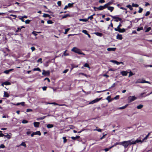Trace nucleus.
<instances>
[{"instance_id": "1", "label": "nucleus", "mask_w": 152, "mask_h": 152, "mask_svg": "<svg viewBox=\"0 0 152 152\" xmlns=\"http://www.w3.org/2000/svg\"><path fill=\"white\" fill-rule=\"evenodd\" d=\"M121 144L124 146L125 148H126L129 145H130L132 144V140H131L122 142Z\"/></svg>"}, {"instance_id": "2", "label": "nucleus", "mask_w": 152, "mask_h": 152, "mask_svg": "<svg viewBox=\"0 0 152 152\" xmlns=\"http://www.w3.org/2000/svg\"><path fill=\"white\" fill-rule=\"evenodd\" d=\"M71 51L76 53H77L79 54H82L84 55H85V54L84 53H83L82 52V51L80 49L77 48L76 47H73L71 50Z\"/></svg>"}, {"instance_id": "3", "label": "nucleus", "mask_w": 152, "mask_h": 152, "mask_svg": "<svg viewBox=\"0 0 152 152\" xmlns=\"http://www.w3.org/2000/svg\"><path fill=\"white\" fill-rule=\"evenodd\" d=\"M137 98L135 96H129L128 97V101L129 102H131L137 99Z\"/></svg>"}, {"instance_id": "4", "label": "nucleus", "mask_w": 152, "mask_h": 152, "mask_svg": "<svg viewBox=\"0 0 152 152\" xmlns=\"http://www.w3.org/2000/svg\"><path fill=\"white\" fill-rule=\"evenodd\" d=\"M132 140V144H135L136 143L139 142H142L143 141H142V140H139L138 139H137L135 141H134L132 139L131 140Z\"/></svg>"}, {"instance_id": "5", "label": "nucleus", "mask_w": 152, "mask_h": 152, "mask_svg": "<svg viewBox=\"0 0 152 152\" xmlns=\"http://www.w3.org/2000/svg\"><path fill=\"white\" fill-rule=\"evenodd\" d=\"M42 74L45 76H48L49 75L50 72L49 71H45L44 70H43Z\"/></svg>"}, {"instance_id": "6", "label": "nucleus", "mask_w": 152, "mask_h": 152, "mask_svg": "<svg viewBox=\"0 0 152 152\" xmlns=\"http://www.w3.org/2000/svg\"><path fill=\"white\" fill-rule=\"evenodd\" d=\"M102 99V98H96L95 99L93 100L90 103V104H93L95 103H96V102H97L99 101L100 99Z\"/></svg>"}, {"instance_id": "7", "label": "nucleus", "mask_w": 152, "mask_h": 152, "mask_svg": "<svg viewBox=\"0 0 152 152\" xmlns=\"http://www.w3.org/2000/svg\"><path fill=\"white\" fill-rule=\"evenodd\" d=\"M146 93V92H144L141 93L139 95V98H142L143 97H145V96H147V95L144 96V95Z\"/></svg>"}, {"instance_id": "8", "label": "nucleus", "mask_w": 152, "mask_h": 152, "mask_svg": "<svg viewBox=\"0 0 152 152\" xmlns=\"http://www.w3.org/2000/svg\"><path fill=\"white\" fill-rule=\"evenodd\" d=\"M12 135L11 133H10L9 134H7V135H4V137H7L8 139H9L11 138Z\"/></svg>"}, {"instance_id": "9", "label": "nucleus", "mask_w": 152, "mask_h": 152, "mask_svg": "<svg viewBox=\"0 0 152 152\" xmlns=\"http://www.w3.org/2000/svg\"><path fill=\"white\" fill-rule=\"evenodd\" d=\"M121 73L123 75L126 76L127 75L128 72L125 71H123L121 72Z\"/></svg>"}, {"instance_id": "10", "label": "nucleus", "mask_w": 152, "mask_h": 152, "mask_svg": "<svg viewBox=\"0 0 152 152\" xmlns=\"http://www.w3.org/2000/svg\"><path fill=\"white\" fill-rule=\"evenodd\" d=\"M110 16H111L112 18H113L114 19H118V20H119V21H121L122 20V19L121 18H119V17H116V16H113L112 15H110Z\"/></svg>"}, {"instance_id": "11", "label": "nucleus", "mask_w": 152, "mask_h": 152, "mask_svg": "<svg viewBox=\"0 0 152 152\" xmlns=\"http://www.w3.org/2000/svg\"><path fill=\"white\" fill-rule=\"evenodd\" d=\"M13 69H10L8 70H5L4 71V73L6 74H8L10 72L13 70Z\"/></svg>"}, {"instance_id": "12", "label": "nucleus", "mask_w": 152, "mask_h": 152, "mask_svg": "<svg viewBox=\"0 0 152 152\" xmlns=\"http://www.w3.org/2000/svg\"><path fill=\"white\" fill-rule=\"evenodd\" d=\"M116 38L117 39H119L120 40H121L123 38L121 35L118 34L116 36Z\"/></svg>"}, {"instance_id": "13", "label": "nucleus", "mask_w": 152, "mask_h": 152, "mask_svg": "<svg viewBox=\"0 0 152 152\" xmlns=\"http://www.w3.org/2000/svg\"><path fill=\"white\" fill-rule=\"evenodd\" d=\"M40 123L39 122H34V126L36 127H38L39 126Z\"/></svg>"}, {"instance_id": "14", "label": "nucleus", "mask_w": 152, "mask_h": 152, "mask_svg": "<svg viewBox=\"0 0 152 152\" xmlns=\"http://www.w3.org/2000/svg\"><path fill=\"white\" fill-rule=\"evenodd\" d=\"M116 49L115 48H108L107 49V50L108 51H114Z\"/></svg>"}, {"instance_id": "15", "label": "nucleus", "mask_w": 152, "mask_h": 152, "mask_svg": "<svg viewBox=\"0 0 152 152\" xmlns=\"http://www.w3.org/2000/svg\"><path fill=\"white\" fill-rule=\"evenodd\" d=\"M94 8H96L97 9L99 10H102L104 9V8L103 7V6H100L98 7H94Z\"/></svg>"}, {"instance_id": "16", "label": "nucleus", "mask_w": 152, "mask_h": 152, "mask_svg": "<svg viewBox=\"0 0 152 152\" xmlns=\"http://www.w3.org/2000/svg\"><path fill=\"white\" fill-rule=\"evenodd\" d=\"M9 94L7 93V92L6 91H4V97H9Z\"/></svg>"}, {"instance_id": "17", "label": "nucleus", "mask_w": 152, "mask_h": 152, "mask_svg": "<svg viewBox=\"0 0 152 152\" xmlns=\"http://www.w3.org/2000/svg\"><path fill=\"white\" fill-rule=\"evenodd\" d=\"M53 125L51 124H48L47 125V127L48 129L53 128Z\"/></svg>"}, {"instance_id": "18", "label": "nucleus", "mask_w": 152, "mask_h": 152, "mask_svg": "<svg viewBox=\"0 0 152 152\" xmlns=\"http://www.w3.org/2000/svg\"><path fill=\"white\" fill-rule=\"evenodd\" d=\"M96 35L98 36L99 37H102V33H99V32H95L94 33Z\"/></svg>"}, {"instance_id": "19", "label": "nucleus", "mask_w": 152, "mask_h": 152, "mask_svg": "<svg viewBox=\"0 0 152 152\" xmlns=\"http://www.w3.org/2000/svg\"><path fill=\"white\" fill-rule=\"evenodd\" d=\"M107 9L112 12L114 9V7H107Z\"/></svg>"}, {"instance_id": "20", "label": "nucleus", "mask_w": 152, "mask_h": 152, "mask_svg": "<svg viewBox=\"0 0 152 152\" xmlns=\"http://www.w3.org/2000/svg\"><path fill=\"white\" fill-rule=\"evenodd\" d=\"M121 142H116V143H115L114 144V145L112 146L110 148H112L114 146H115L116 145H121Z\"/></svg>"}, {"instance_id": "21", "label": "nucleus", "mask_w": 152, "mask_h": 152, "mask_svg": "<svg viewBox=\"0 0 152 152\" xmlns=\"http://www.w3.org/2000/svg\"><path fill=\"white\" fill-rule=\"evenodd\" d=\"M21 145L23 146L25 148H26V145L25 142H22L20 145H19V146Z\"/></svg>"}, {"instance_id": "22", "label": "nucleus", "mask_w": 152, "mask_h": 152, "mask_svg": "<svg viewBox=\"0 0 152 152\" xmlns=\"http://www.w3.org/2000/svg\"><path fill=\"white\" fill-rule=\"evenodd\" d=\"M150 133H149L143 139L142 141H145V140H146L148 137L150 135Z\"/></svg>"}, {"instance_id": "23", "label": "nucleus", "mask_w": 152, "mask_h": 152, "mask_svg": "<svg viewBox=\"0 0 152 152\" xmlns=\"http://www.w3.org/2000/svg\"><path fill=\"white\" fill-rule=\"evenodd\" d=\"M125 31V29L124 28L121 29L119 28V32L122 33L124 32Z\"/></svg>"}, {"instance_id": "24", "label": "nucleus", "mask_w": 152, "mask_h": 152, "mask_svg": "<svg viewBox=\"0 0 152 152\" xmlns=\"http://www.w3.org/2000/svg\"><path fill=\"white\" fill-rule=\"evenodd\" d=\"M143 107V105L142 104H140L137 106V109H141Z\"/></svg>"}, {"instance_id": "25", "label": "nucleus", "mask_w": 152, "mask_h": 152, "mask_svg": "<svg viewBox=\"0 0 152 152\" xmlns=\"http://www.w3.org/2000/svg\"><path fill=\"white\" fill-rule=\"evenodd\" d=\"M34 132L35 134V135H38L39 136L41 135V132H40L39 131H37L36 132Z\"/></svg>"}, {"instance_id": "26", "label": "nucleus", "mask_w": 152, "mask_h": 152, "mask_svg": "<svg viewBox=\"0 0 152 152\" xmlns=\"http://www.w3.org/2000/svg\"><path fill=\"white\" fill-rule=\"evenodd\" d=\"M79 138H80V136H77L75 137H71V138L74 140H75L76 139Z\"/></svg>"}, {"instance_id": "27", "label": "nucleus", "mask_w": 152, "mask_h": 152, "mask_svg": "<svg viewBox=\"0 0 152 152\" xmlns=\"http://www.w3.org/2000/svg\"><path fill=\"white\" fill-rule=\"evenodd\" d=\"M4 85H9L11 84V83L8 81H6L4 82Z\"/></svg>"}, {"instance_id": "28", "label": "nucleus", "mask_w": 152, "mask_h": 152, "mask_svg": "<svg viewBox=\"0 0 152 152\" xmlns=\"http://www.w3.org/2000/svg\"><path fill=\"white\" fill-rule=\"evenodd\" d=\"M127 105H128L126 104V105H125V106H123V107H119L118 108L119 109H125L126 107L127 106Z\"/></svg>"}, {"instance_id": "29", "label": "nucleus", "mask_w": 152, "mask_h": 152, "mask_svg": "<svg viewBox=\"0 0 152 152\" xmlns=\"http://www.w3.org/2000/svg\"><path fill=\"white\" fill-rule=\"evenodd\" d=\"M126 7L129 8L130 10H133V8L130 5H128L126 6Z\"/></svg>"}, {"instance_id": "30", "label": "nucleus", "mask_w": 152, "mask_h": 152, "mask_svg": "<svg viewBox=\"0 0 152 152\" xmlns=\"http://www.w3.org/2000/svg\"><path fill=\"white\" fill-rule=\"evenodd\" d=\"M33 70L34 71H38L40 72L41 71L40 69L38 67L36 68H34L33 69Z\"/></svg>"}, {"instance_id": "31", "label": "nucleus", "mask_w": 152, "mask_h": 152, "mask_svg": "<svg viewBox=\"0 0 152 152\" xmlns=\"http://www.w3.org/2000/svg\"><path fill=\"white\" fill-rule=\"evenodd\" d=\"M67 51V50H65L63 53V55L64 56H67L69 55V54L68 53H66V52Z\"/></svg>"}, {"instance_id": "32", "label": "nucleus", "mask_w": 152, "mask_h": 152, "mask_svg": "<svg viewBox=\"0 0 152 152\" xmlns=\"http://www.w3.org/2000/svg\"><path fill=\"white\" fill-rule=\"evenodd\" d=\"M80 21H83V22H86L88 21L87 19H79Z\"/></svg>"}, {"instance_id": "33", "label": "nucleus", "mask_w": 152, "mask_h": 152, "mask_svg": "<svg viewBox=\"0 0 152 152\" xmlns=\"http://www.w3.org/2000/svg\"><path fill=\"white\" fill-rule=\"evenodd\" d=\"M136 83H143V80L141 81L140 80H137Z\"/></svg>"}, {"instance_id": "34", "label": "nucleus", "mask_w": 152, "mask_h": 152, "mask_svg": "<svg viewBox=\"0 0 152 152\" xmlns=\"http://www.w3.org/2000/svg\"><path fill=\"white\" fill-rule=\"evenodd\" d=\"M73 4H74V3H72V4H71V3L68 4V5H67L68 6V7H72L73 5Z\"/></svg>"}, {"instance_id": "35", "label": "nucleus", "mask_w": 152, "mask_h": 152, "mask_svg": "<svg viewBox=\"0 0 152 152\" xmlns=\"http://www.w3.org/2000/svg\"><path fill=\"white\" fill-rule=\"evenodd\" d=\"M84 66L85 67H88V68L89 69H90V67H89V65H88V64L87 63H86L84 65Z\"/></svg>"}, {"instance_id": "36", "label": "nucleus", "mask_w": 152, "mask_h": 152, "mask_svg": "<svg viewBox=\"0 0 152 152\" xmlns=\"http://www.w3.org/2000/svg\"><path fill=\"white\" fill-rule=\"evenodd\" d=\"M110 96H108L106 98V99L108 101V102H110L111 101V100H110Z\"/></svg>"}, {"instance_id": "37", "label": "nucleus", "mask_w": 152, "mask_h": 152, "mask_svg": "<svg viewBox=\"0 0 152 152\" xmlns=\"http://www.w3.org/2000/svg\"><path fill=\"white\" fill-rule=\"evenodd\" d=\"M151 27H149L147 28L146 29L145 31V32H148L149 31L151 30Z\"/></svg>"}, {"instance_id": "38", "label": "nucleus", "mask_w": 152, "mask_h": 152, "mask_svg": "<svg viewBox=\"0 0 152 152\" xmlns=\"http://www.w3.org/2000/svg\"><path fill=\"white\" fill-rule=\"evenodd\" d=\"M132 7H137L139 6L137 4H134V3H133L132 4Z\"/></svg>"}, {"instance_id": "39", "label": "nucleus", "mask_w": 152, "mask_h": 152, "mask_svg": "<svg viewBox=\"0 0 152 152\" xmlns=\"http://www.w3.org/2000/svg\"><path fill=\"white\" fill-rule=\"evenodd\" d=\"M69 16V14H66V15H64L62 17V18L64 19L66 18L67 17Z\"/></svg>"}, {"instance_id": "40", "label": "nucleus", "mask_w": 152, "mask_h": 152, "mask_svg": "<svg viewBox=\"0 0 152 152\" xmlns=\"http://www.w3.org/2000/svg\"><path fill=\"white\" fill-rule=\"evenodd\" d=\"M143 10V9L141 8L140 7H139V10L138 12L139 13H140L142 12Z\"/></svg>"}, {"instance_id": "41", "label": "nucleus", "mask_w": 152, "mask_h": 152, "mask_svg": "<svg viewBox=\"0 0 152 152\" xmlns=\"http://www.w3.org/2000/svg\"><path fill=\"white\" fill-rule=\"evenodd\" d=\"M70 30L69 28H68L65 30V31L64 33V34H66L67 33V32Z\"/></svg>"}, {"instance_id": "42", "label": "nucleus", "mask_w": 152, "mask_h": 152, "mask_svg": "<svg viewBox=\"0 0 152 152\" xmlns=\"http://www.w3.org/2000/svg\"><path fill=\"white\" fill-rule=\"evenodd\" d=\"M28 121H27L26 120H23L22 121V123L23 124H26L28 123Z\"/></svg>"}, {"instance_id": "43", "label": "nucleus", "mask_w": 152, "mask_h": 152, "mask_svg": "<svg viewBox=\"0 0 152 152\" xmlns=\"http://www.w3.org/2000/svg\"><path fill=\"white\" fill-rule=\"evenodd\" d=\"M82 32L84 33V34H87L88 33H87V31L86 30H83L82 31Z\"/></svg>"}, {"instance_id": "44", "label": "nucleus", "mask_w": 152, "mask_h": 152, "mask_svg": "<svg viewBox=\"0 0 152 152\" xmlns=\"http://www.w3.org/2000/svg\"><path fill=\"white\" fill-rule=\"evenodd\" d=\"M37 32L34 31L32 32V34L34 35H35V36H36L37 35Z\"/></svg>"}, {"instance_id": "45", "label": "nucleus", "mask_w": 152, "mask_h": 152, "mask_svg": "<svg viewBox=\"0 0 152 152\" xmlns=\"http://www.w3.org/2000/svg\"><path fill=\"white\" fill-rule=\"evenodd\" d=\"M94 131H97L99 132H101L102 129H96L94 130Z\"/></svg>"}, {"instance_id": "46", "label": "nucleus", "mask_w": 152, "mask_h": 152, "mask_svg": "<svg viewBox=\"0 0 152 152\" xmlns=\"http://www.w3.org/2000/svg\"><path fill=\"white\" fill-rule=\"evenodd\" d=\"M49 15L46 14H44L43 15V17L44 18H46L49 17Z\"/></svg>"}, {"instance_id": "47", "label": "nucleus", "mask_w": 152, "mask_h": 152, "mask_svg": "<svg viewBox=\"0 0 152 152\" xmlns=\"http://www.w3.org/2000/svg\"><path fill=\"white\" fill-rule=\"evenodd\" d=\"M26 111L27 112H30L33 111V110L31 109H28L26 110Z\"/></svg>"}, {"instance_id": "48", "label": "nucleus", "mask_w": 152, "mask_h": 152, "mask_svg": "<svg viewBox=\"0 0 152 152\" xmlns=\"http://www.w3.org/2000/svg\"><path fill=\"white\" fill-rule=\"evenodd\" d=\"M30 20H27L25 21V23L26 24H29L30 23Z\"/></svg>"}, {"instance_id": "49", "label": "nucleus", "mask_w": 152, "mask_h": 152, "mask_svg": "<svg viewBox=\"0 0 152 152\" xmlns=\"http://www.w3.org/2000/svg\"><path fill=\"white\" fill-rule=\"evenodd\" d=\"M143 29V27H141L140 28H138L137 29V31H139L141 30H142Z\"/></svg>"}, {"instance_id": "50", "label": "nucleus", "mask_w": 152, "mask_h": 152, "mask_svg": "<svg viewBox=\"0 0 152 152\" xmlns=\"http://www.w3.org/2000/svg\"><path fill=\"white\" fill-rule=\"evenodd\" d=\"M63 139L64 140V143H65L67 141V140L66 139V138L65 137H63Z\"/></svg>"}, {"instance_id": "51", "label": "nucleus", "mask_w": 152, "mask_h": 152, "mask_svg": "<svg viewBox=\"0 0 152 152\" xmlns=\"http://www.w3.org/2000/svg\"><path fill=\"white\" fill-rule=\"evenodd\" d=\"M53 23V22L50 20H48L47 21V23L48 24H52Z\"/></svg>"}, {"instance_id": "52", "label": "nucleus", "mask_w": 152, "mask_h": 152, "mask_svg": "<svg viewBox=\"0 0 152 152\" xmlns=\"http://www.w3.org/2000/svg\"><path fill=\"white\" fill-rule=\"evenodd\" d=\"M103 136L100 139V140H102L105 137V136L107 135L106 134H104V133H103Z\"/></svg>"}, {"instance_id": "53", "label": "nucleus", "mask_w": 152, "mask_h": 152, "mask_svg": "<svg viewBox=\"0 0 152 152\" xmlns=\"http://www.w3.org/2000/svg\"><path fill=\"white\" fill-rule=\"evenodd\" d=\"M150 12L149 11H147L146 12L145 15V16H147L150 15Z\"/></svg>"}, {"instance_id": "54", "label": "nucleus", "mask_w": 152, "mask_h": 152, "mask_svg": "<svg viewBox=\"0 0 152 152\" xmlns=\"http://www.w3.org/2000/svg\"><path fill=\"white\" fill-rule=\"evenodd\" d=\"M93 18V15H91L88 17V19H90V20H92Z\"/></svg>"}, {"instance_id": "55", "label": "nucleus", "mask_w": 152, "mask_h": 152, "mask_svg": "<svg viewBox=\"0 0 152 152\" xmlns=\"http://www.w3.org/2000/svg\"><path fill=\"white\" fill-rule=\"evenodd\" d=\"M116 62V64L117 65H119L121 64H124V63L123 62H118L117 61L116 62Z\"/></svg>"}, {"instance_id": "56", "label": "nucleus", "mask_w": 152, "mask_h": 152, "mask_svg": "<svg viewBox=\"0 0 152 152\" xmlns=\"http://www.w3.org/2000/svg\"><path fill=\"white\" fill-rule=\"evenodd\" d=\"M146 83L150 84H151V83L150 82L145 81V80H143V83Z\"/></svg>"}, {"instance_id": "57", "label": "nucleus", "mask_w": 152, "mask_h": 152, "mask_svg": "<svg viewBox=\"0 0 152 152\" xmlns=\"http://www.w3.org/2000/svg\"><path fill=\"white\" fill-rule=\"evenodd\" d=\"M119 95L116 96L114 98V99H117L119 98Z\"/></svg>"}, {"instance_id": "58", "label": "nucleus", "mask_w": 152, "mask_h": 152, "mask_svg": "<svg viewBox=\"0 0 152 152\" xmlns=\"http://www.w3.org/2000/svg\"><path fill=\"white\" fill-rule=\"evenodd\" d=\"M42 59L41 58H39L37 61L38 62H40V63H42Z\"/></svg>"}, {"instance_id": "59", "label": "nucleus", "mask_w": 152, "mask_h": 152, "mask_svg": "<svg viewBox=\"0 0 152 152\" xmlns=\"http://www.w3.org/2000/svg\"><path fill=\"white\" fill-rule=\"evenodd\" d=\"M57 4L59 6H60L61 4V1H58L57 2Z\"/></svg>"}, {"instance_id": "60", "label": "nucleus", "mask_w": 152, "mask_h": 152, "mask_svg": "<svg viewBox=\"0 0 152 152\" xmlns=\"http://www.w3.org/2000/svg\"><path fill=\"white\" fill-rule=\"evenodd\" d=\"M5 148V146L3 144H1L0 145V148Z\"/></svg>"}, {"instance_id": "61", "label": "nucleus", "mask_w": 152, "mask_h": 152, "mask_svg": "<svg viewBox=\"0 0 152 152\" xmlns=\"http://www.w3.org/2000/svg\"><path fill=\"white\" fill-rule=\"evenodd\" d=\"M105 1L104 0H100L99 2L101 3H102L104 2Z\"/></svg>"}, {"instance_id": "62", "label": "nucleus", "mask_w": 152, "mask_h": 152, "mask_svg": "<svg viewBox=\"0 0 152 152\" xmlns=\"http://www.w3.org/2000/svg\"><path fill=\"white\" fill-rule=\"evenodd\" d=\"M31 49L32 51H33L35 49V48L34 47H32L31 48Z\"/></svg>"}, {"instance_id": "63", "label": "nucleus", "mask_w": 152, "mask_h": 152, "mask_svg": "<svg viewBox=\"0 0 152 152\" xmlns=\"http://www.w3.org/2000/svg\"><path fill=\"white\" fill-rule=\"evenodd\" d=\"M20 104H21L23 106H24L25 105V102H22L20 103Z\"/></svg>"}, {"instance_id": "64", "label": "nucleus", "mask_w": 152, "mask_h": 152, "mask_svg": "<svg viewBox=\"0 0 152 152\" xmlns=\"http://www.w3.org/2000/svg\"><path fill=\"white\" fill-rule=\"evenodd\" d=\"M68 70H69L68 69H65L63 72V73H66L68 71Z\"/></svg>"}]
</instances>
